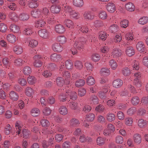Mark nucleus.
<instances>
[{"mask_svg": "<svg viewBox=\"0 0 148 148\" xmlns=\"http://www.w3.org/2000/svg\"><path fill=\"white\" fill-rule=\"evenodd\" d=\"M65 86L64 89L66 91V94L62 93L60 94L58 96V99L60 102H64L68 101V98L69 97L71 99L73 100H75L77 98V93L74 91H72L71 90H69Z\"/></svg>", "mask_w": 148, "mask_h": 148, "instance_id": "nucleus-1", "label": "nucleus"}, {"mask_svg": "<svg viewBox=\"0 0 148 148\" xmlns=\"http://www.w3.org/2000/svg\"><path fill=\"white\" fill-rule=\"evenodd\" d=\"M84 38H82L79 41H75V42L73 47L72 48L70 51L71 53L74 55L77 54L79 51L82 49L83 47V45L86 42L85 40L84 41Z\"/></svg>", "mask_w": 148, "mask_h": 148, "instance_id": "nucleus-2", "label": "nucleus"}, {"mask_svg": "<svg viewBox=\"0 0 148 148\" xmlns=\"http://www.w3.org/2000/svg\"><path fill=\"white\" fill-rule=\"evenodd\" d=\"M47 57L46 56H44L40 55H36L34 57V59L35 60L34 63V66L36 67H40L42 64V62L39 60H44L45 59H47Z\"/></svg>", "mask_w": 148, "mask_h": 148, "instance_id": "nucleus-3", "label": "nucleus"}, {"mask_svg": "<svg viewBox=\"0 0 148 148\" xmlns=\"http://www.w3.org/2000/svg\"><path fill=\"white\" fill-rule=\"evenodd\" d=\"M62 9L66 13H69L70 14L73 10L71 8L67 5L66 1H62L61 4Z\"/></svg>", "mask_w": 148, "mask_h": 148, "instance_id": "nucleus-4", "label": "nucleus"}, {"mask_svg": "<svg viewBox=\"0 0 148 148\" xmlns=\"http://www.w3.org/2000/svg\"><path fill=\"white\" fill-rule=\"evenodd\" d=\"M112 56L114 58L119 57L122 54V51L120 49L115 48L113 49L111 52Z\"/></svg>", "mask_w": 148, "mask_h": 148, "instance_id": "nucleus-5", "label": "nucleus"}, {"mask_svg": "<svg viewBox=\"0 0 148 148\" xmlns=\"http://www.w3.org/2000/svg\"><path fill=\"white\" fill-rule=\"evenodd\" d=\"M38 34L40 37L45 39L47 38L49 36V32L47 30L45 29L39 30Z\"/></svg>", "mask_w": 148, "mask_h": 148, "instance_id": "nucleus-6", "label": "nucleus"}, {"mask_svg": "<svg viewBox=\"0 0 148 148\" xmlns=\"http://www.w3.org/2000/svg\"><path fill=\"white\" fill-rule=\"evenodd\" d=\"M55 30L56 33L59 34H63L65 31L64 27L62 25L58 24L55 26Z\"/></svg>", "mask_w": 148, "mask_h": 148, "instance_id": "nucleus-7", "label": "nucleus"}, {"mask_svg": "<svg viewBox=\"0 0 148 148\" xmlns=\"http://www.w3.org/2000/svg\"><path fill=\"white\" fill-rule=\"evenodd\" d=\"M137 49L140 52H142L145 51V47L143 42L140 41L137 43L136 45Z\"/></svg>", "mask_w": 148, "mask_h": 148, "instance_id": "nucleus-8", "label": "nucleus"}, {"mask_svg": "<svg viewBox=\"0 0 148 148\" xmlns=\"http://www.w3.org/2000/svg\"><path fill=\"white\" fill-rule=\"evenodd\" d=\"M62 75L63 77L65 79V82H66L67 84H69L70 81V74L69 72L68 71H64L63 72H60Z\"/></svg>", "mask_w": 148, "mask_h": 148, "instance_id": "nucleus-9", "label": "nucleus"}, {"mask_svg": "<svg viewBox=\"0 0 148 148\" xmlns=\"http://www.w3.org/2000/svg\"><path fill=\"white\" fill-rule=\"evenodd\" d=\"M29 18L28 14L26 12H22L19 14V20L22 21L28 20Z\"/></svg>", "mask_w": 148, "mask_h": 148, "instance_id": "nucleus-10", "label": "nucleus"}, {"mask_svg": "<svg viewBox=\"0 0 148 148\" xmlns=\"http://www.w3.org/2000/svg\"><path fill=\"white\" fill-rule=\"evenodd\" d=\"M31 14L34 18H39L41 16V11L40 10L38 9H34L31 11Z\"/></svg>", "mask_w": 148, "mask_h": 148, "instance_id": "nucleus-11", "label": "nucleus"}, {"mask_svg": "<svg viewBox=\"0 0 148 148\" xmlns=\"http://www.w3.org/2000/svg\"><path fill=\"white\" fill-rule=\"evenodd\" d=\"M107 10L110 12H114L116 10L115 6L114 4L112 3H109L106 5Z\"/></svg>", "mask_w": 148, "mask_h": 148, "instance_id": "nucleus-12", "label": "nucleus"}, {"mask_svg": "<svg viewBox=\"0 0 148 148\" xmlns=\"http://www.w3.org/2000/svg\"><path fill=\"white\" fill-rule=\"evenodd\" d=\"M56 82L57 85L59 86H65V85H67V82H65V81L64 80V79L61 77H57L56 80Z\"/></svg>", "mask_w": 148, "mask_h": 148, "instance_id": "nucleus-13", "label": "nucleus"}, {"mask_svg": "<svg viewBox=\"0 0 148 148\" xmlns=\"http://www.w3.org/2000/svg\"><path fill=\"white\" fill-rule=\"evenodd\" d=\"M123 82L121 79H118L114 80L112 83L113 86L116 88L120 87L123 84Z\"/></svg>", "mask_w": 148, "mask_h": 148, "instance_id": "nucleus-14", "label": "nucleus"}, {"mask_svg": "<svg viewBox=\"0 0 148 148\" xmlns=\"http://www.w3.org/2000/svg\"><path fill=\"white\" fill-rule=\"evenodd\" d=\"M100 73L101 76L106 77L110 74V71L108 68H103L101 69Z\"/></svg>", "mask_w": 148, "mask_h": 148, "instance_id": "nucleus-15", "label": "nucleus"}, {"mask_svg": "<svg viewBox=\"0 0 148 148\" xmlns=\"http://www.w3.org/2000/svg\"><path fill=\"white\" fill-rule=\"evenodd\" d=\"M126 9L128 11L132 12L134 11L135 7L134 4L130 2H129L125 5Z\"/></svg>", "mask_w": 148, "mask_h": 148, "instance_id": "nucleus-16", "label": "nucleus"}, {"mask_svg": "<svg viewBox=\"0 0 148 148\" xmlns=\"http://www.w3.org/2000/svg\"><path fill=\"white\" fill-rule=\"evenodd\" d=\"M52 48L54 51L58 52L61 51L63 49V47L60 44L55 43L52 46Z\"/></svg>", "mask_w": 148, "mask_h": 148, "instance_id": "nucleus-17", "label": "nucleus"}, {"mask_svg": "<svg viewBox=\"0 0 148 148\" xmlns=\"http://www.w3.org/2000/svg\"><path fill=\"white\" fill-rule=\"evenodd\" d=\"M84 18L86 20H92L94 18V15L91 12L87 11L85 12L83 14Z\"/></svg>", "mask_w": 148, "mask_h": 148, "instance_id": "nucleus-18", "label": "nucleus"}, {"mask_svg": "<svg viewBox=\"0 0 148 148\" xmlns=\"http://www.w3.org/2000/svg\"><path fill=\"white\" fill-rule=\"evenodd\" d=\"M50 58L51 61L57 62L61 59V57L60 55L53 53L50 56Z\"/></svg>", "mask_w": 148, "mask_h": 148, "instance_id": "nucleus-19", "label": "nucleus"}, {"mask_svg": "<svg viewBox=\"0 0 148 148\" xmlns=\"http://www.w3.org/2000/svg\"><path fill=\"white\" fill-rule=\"evenodd\" d=\"M61 7L60 5H52L51 8V12L53 13H57L60 10Z\"/></svg>", "mask_w": 148, "mask_h": 148, "instance_id": "nucleus-20", "label": "nucleus"}, {"mask_svg": "<svg viewBox=\"0 0 148 148\" xmlns=\"http://www.w3.org/2000/svg\"><path fill=\"white\" fill-rule=\"evenodd\" d=\"M64 24L69 28L72 29L74 28L73 23L69 19H67L65 20L64 22Z\"/></svg>", "mask_w": 148, "mask_h": 148, "instance_id": "nucleus-21", "label": "nucleus"}, {"mask_svg": "<svg viewBox=\"0 0 148 148\" xmlns=\"http://www.w3.org/2000/svg\"><path fill=\"white\" fill-rule=\"evenodd\" d=\"M23 125L22 122L19 121H17L15 123V127L16 128L17 130L18 129L17 132L18 136H20L21 134H20V132L21 129Z\"/></svg>", "mask_w": 148, "mask_h": 148, "instance_id": "nucleus-22", "label": "nucleus"}, {"mask_svg": "<svg viewBox=\"0 0 148 148\" xmlns=\"http://www.w3.org/2000/svg\"><path fill=\"white\" fill-rule=\"evenodd\" d=\"M73 3L75 6L80 8L84 5L83 0H73Z\"/></svg>", "mask_w": 148, "mask_h": 148, "instance_id": "nucleus-23", "label": "nucleus"}, {"mask_svg": "<svg viewBox=\"0 0 148 148\" xmlns=\"http://www.w3.org/2000/svg\"><path fill=\"white\" fill-rule=\"evenodd\" d=\"M9 16L11 19L14 21H17L19 20V15H17L14 12L10 13Z\"/></svg>", "mask_w": 148, "mask_h": 148, "instance_id": "nucleus-24", "label": "nucleus"}, {"mask_svg": "<svg viewBox=\"0 0 148 148\" xmlns=\"http://www.w3.org/2000/svg\"><path fill=\"white\" fill-rule=\"evenodd\" d=\"M46 24L45 21L43 20H40L37 21L36 22L35 26L37 28H40L43 27Z\"/></svg>", "mask_w": 148, "mask_h": 148, "instance_id": "nucleus-25", "label": "nucleus"}, {"mask_svg": "<svg viewBox=\"0 0 148 148\" xmlns=\"http://www.w3.org/2000/svg\"><path fill=\"white\" fill-rule=\"evenodd\" d=\"M14 51L17 54H21L23 52L22 47L20 46L16 45L14 47Z\"/></svg>", "mask_w": 148, "mask_h": 148, "instance_id": "nucleus-26", "label": "nucleus"}, {"mask_svg": "<svg viewBox=\"0 0 148 148\" xmlns=\"http://www.w3.org/2000/svg\"><path fill=\"white\" fill-rule=\"evenodd\" d=\"M10 28L11 31L14 33H18L20 31L19 26L14 24H11L10 25Z\"/></svg>", "mask_w": 148, "mask_h": 148, "instance_id": "nucleus-27", "label": "nucleus"}, {"mask_svg": "<svg viewBox=\"0 0 148 148\" xmlns=\"http://www.w3.org/2000/svg\"><path fill=\"white\" fill-rule=\"evenodd\" d=\"M126 53L127 55L129 56H131L135 54V51L133 47H127L126 49Z\"/></svg>", "mask_w": 148, "mask_h": 148, "instance_id": "nucleus-28", "label": "nucleus"}, {"mask_svg": "<svg viewBox=\"0 0 148 148\" xmlns=\"http://www.w3.org/2000/svg\"><path fill=\"white\" fill-rule=\"evenodd\" d=\"M106 118L108 121L111 122L115 120L116 117L114 114L109 112L107 114Z\"/></svg>", "mask_w": 148, "mask_h": 148, "instance_id": "nucleus-29", "label": "nucleus"}, {"mask_svg": "<svg viewBox=\"0 0 148 148\" xmlns=\"http://www.w3.org/2000/svg\"><path fill=\"white\" fill-rule=\"evenodd\" d=\"M7 39L9 42L12 43H13L16 41V38L13 34H10L7 36Z\"/></svg>", "mask_w": 148, "mask_h": 148, "instance_id": "nucleus-30", "label": "nucleus"}, {"mask_svg": "<svg viewBox=\"0 0 148 148\" xmlns=\"http://www.w3.org/2000/svg\"><path fill=\"white\" fill-rule=\"evenodd\" d=\"M77 28L78 29L79 33L82 32V33H85L88 32V30L87 27L86 26H82L80 25H77Z\"/></svg>", "mask_w": 148, "mask_h": 148, "instance_id": "nucleus-31", "label": "nucleus"}, {"mask_svg": "<svg viewBox=\"0 0 148 148\" xmlns=\"http://www.w3.org/2000/svg\"><path fill=\"white\" fill-rule=\"evenodd\" d=\"M133 138L134 141L138 144H140L141 141V137L138 134H134Z\"/></svg>", "mask_w": 148, "mask_h": 148, "instance_id": "nucleus-32", "label": "nucleus"}, {"mask_svg": "<svg viewBox=\"0 0 148 148\" xmlns=\"http://www.w3.org/2000/svg\"><path fill=\"white\" fill-rule=\"evenodd\" d=\"M31 113L32 116H36L40 114V111L38 108H34L31 110Z\"/></svg>", "mask_w": 148, "mask_h": 148, "instance_id": "nucleus-33", "label": "nucleus"}, {"mask_svg": "<svg viewBox=\"0 0 148 148\" xmlns=\"http://www.w3.org/2000/svg\"><path fill=\"white\" fill-rule=\"evenodd\" d=\"M10 98L12 100L16 101L18 98V95L14 91H11L9 94Z\"/></svg>", "mask_w": 148, "mask_h": 148, "instance_id": "nucleus-34", "label": "nucleus"}, {"mask_svg": "<svg viewBox=\"0 0 148 148\" xmlns=\"http://www.w3.org/2000/svg\"><path fill=\"white\" fill-rule=\"evenodd\" d=\"M59 113L61 114L65 115L67 114L68 110L66 107L62 106L60 107L59 109Z\"/></svg>", "mask_w": 148, "mask_h": 148, "instance_id": "nucleus-35", "label": "nucleus"}, {"mask_svg": "<svg viewBox=\"0 0 148 148\" xmlns=\"http://www.w3.org/2000/svg\"><path fill=\"white\" fill-rule=\"evenodd\" d=\"M79 122L78 120L75 118L71 119L70 121V125L72 126L75 127L79 124Z\"/></svg>", "mask_w": 148, "mask_h": 148, "instance_id": "nucleus-36", "label": "nucleus"}, {"mask_svg": "<svg viewBox=\"0 0 148 148\" xmlns=\"http://www.w3.org/2000/svg\"><path fill=\"white\" fill-rule=\"evenodd\" d=\"M33 32L32 28L31 27H28L24 29L23 33L27 35H30Z\"/></svg>", "mask_w": 148, "mask_h": 148, "instance_id": "nucleus-37", "label": "nucleus"}, {"mask_svg": "<svg viewBox=\"0 0 148 148\" xmlns=\"http://www.w3.org/2000/svg\"><path fill=\"white\" fill-rule=\"evenodd\" d=\"M138 22L139 24L144 25L148 22V17H143L139 19Z\"/></svg>", "mask_w": 148, "mask_h": 148, "instance_id": "nucleus-38", "label": "nucleus"}, {"mask_svg": "<svg viewBox=\"0 0 148 148\" xmlns=\"http://www.w3.org/2000/svg\"><path fill=\"white\" fill-rule=\"evenodd\" d=\"M24 74L26 75H28L32 72V70L30 67L28 66H25L22 70Z\"/></svg>", "mask_w": 148, "mask_h": 148, "instance_id": "nucleus-39", "label": "nucleus"}, {"mask_svg": "<svg viewBox=\"0 0 148 148\" xmlns=\"http://www.w3.org/2000/svg\"><path fill=\"white\" fill-rule=\"evenodd\" d=\"M95 116L93 113H89L86 115V119L88 121L92 122L95 118Z\"/></svg>", "mask_w": 148, "mask_h": 148, "instance_id": "nucleus-40", "label": "nucleus"}, {"mask_svg": "<svg viewBox=\"0 0 148 148\" xmlns=\"http://www.w3.org/2000/svg\"><path fill=\"white\" fill-rule=\"evenodd\" d=\"M147 123V121L144 120L142 119H140L138 121V125L140 127L143 128L145 126Z\"/></svg>", "mask_w": 148, "mask_h": 148, "instance_id": "nucleus-41", "label": "nucleus"}, {"mask_svg": "<svg viewBox=\"0 0 148 148\" xmlns=\"http://www.w3.org/2000/svg\"><path fill=\"white\" fill-rule=\"evenodd\" d=\"M71 17L75 19H77L79 18L80 15L79 13L73 10L70 14Z\"/></svg>", "mask_w": 148, "mask_h": 148, "instance_id": "nucleus-42", "label": "nucleus"}, {"mask_svg": "<svg viewBox=\"0 0 148 148\" xmlns=\"http://www.w3.org/2000/svg\"><path fill=\"white\" fill-rule=\"evenodd\" d=\"M122 73L124 76H127L130 74L131 72L128 67H125L122 70Z\"/></svg>", "mask_w": 148, "mask_h": 148, "instance_id": "nucleus-43", "label": "nucleus"}, {"mask_svg": "<svg viewBox=\"0 0 148 148\" xmlns=\"http://www.w3.org/2000/svg\"><path fill=\"white\" fill-rule=\"evenodd\" d=\"M29 46L32 48L36 47L38 44V42L36 40L31 39L29 41Z\"/></svg>", "mask_w": 148, "mask_h": 148, "instance_id": "nucleus-44", "label": "nucleus"}, {"mask_svg": "<svg viewBox=\"0 0 148 148\" xmlns=\"http://www.w3.org/2000/svg\"><path fill=\"white\" fill-rule=\"evenodd\" d=\"M109 65L111 68L113 70L115 69L118 66L116 62L113 59L111 60L109 62Z\"/></svg>", "mask_w": 148, "mask_h": 148, "instance_id": "nucleus-45", "label": "nucleus"}, {"mask_svg": "<svg viewBox=\"0 0 148 148\" xmlns=\"http://www.w3.org/2000/svg\"><path fill=\"white\" fill-rule=\"evenodd\" d=\"M27 81L29 84H33L36 82L37 80L34 76H29L27 78Z\"/></svg>", "mask_w": 148, "mask_h": 148, "instance_id": "nucleus-46", "label": "nucleus"}, {"mask_svg": "<svg viewBox=\"0 0 148 148\" xmlns=\"http://www.w3.org/2000/svg\"><path fill=\"white\" fill-rule=\"evenodd\" d=\"M41 14H42L44 15L42 16V18H44V17H45V16H47L50 14L49 10L47 8H44L42 10H41Z\"/></svg>", "mask_w": 148, "mask_h": 148, "instance_id": "nucleus-47", "label": "nucleus"}, {"mask_svg": "<svg viewBox=\"0 0 148 148\" xmlns=\"http://www.w3.org/2000/svg\"><path fill=\"white\" fill-rule=\"evenodd\" d=\"M85 84V81L83 79H80L77 81L75 83V86L77 87L83 86Z\"/></svg>", "mask_w": 148, "mask_h": 148, "instance_id": "nucleus-48", "label": "nucleus"}, {"mask_svg": "<svg viewBox=\"0 0 148 148\" xmlns=\"http://www.w3.org/2000/svg\"><path fill=\"white\" fill-rule=\"evenodd\" d=\"M79 139L80 141L82 143L86 141L89 142L92 140L91 138L88 137H85L84 134H82L81 135Z\"/></svg>", "mask_w": 148, "mask_h": 148, "instance_id": "nucleus-49", "label": "nucleus"}, {"mask_svg": "<svg viewBox=\"0 0 148 148\" xmlns=\"http://www.w3.org/2000/svg\"><path fill=\"white\" fill-rule=\"evenodd\" d=\"M99 16L102 19H105L106 18L107 15L106 12L105 11L101 10L99 12Z\"/></svg>", "mask_w": 148, "mask_h": 148, "instance_id": "nucleus-50", "label": "nucleus"}, {"mask_svg": "<svg viewBox=\"0 0 148 148\" xmlns=\"http://www.w3.org/2000/svg\"><path fill=\"white\" fill-rule=\"evenodd\" d=\"M86 82L88 85H91L94 84L95 80L92 76H89L87 78Z\"/></svg>", "mask_w": 148, "mask_h": 148, "instance_id": "nucleus-51", "label": "nucleus"}, {"mask_svg": "<svg viewBox=\"0 0 148 148\" xmlns=\"http://www.w3.org/2000/svg\"><path fill=\"white\" fill-rule=\"evenodd\" d=\"M131 63H132L133 70H138L139 69V63L136 60L131 61Z\"/></svg>", "mask_w": 148, "mask_h": 148, "instance_id": "nucleus-52", "label": "nucleus"}, {"mask_svg": "<svg viewBox=\"0 0 148 148\" xmlns=\"http://www.w3.org/2000/svg\"><path fill=\"white\" fill-rule=\"evenodd\" d=\"M34 92V90L30 87H27L25 89L26 95L28 96H31Z\"/></svg>", "mask_w": 148, "mask_h": 148, "instance_id": "nucleus-53", "label": "nucleus"}, {"mask_svg": "<svg viewBox=\"0 0 148 148\" xmlns=\"http://www.w3.org/2000/svg\"><path fill=\"white\" fill-rule=\"evenodd\" d=\"M75 68L78 69H81L83 67V64L82 62L79 60H77L75 62Z\"/></svg>", "mask_w": 148, "mask_h": 148, "instance_id": "nucleus-54", "label": "nucleus"}, {"mask_svg": "<svg viewBox=\"0 0 148 148\" xmlns=\"http://www.w3.org/2000/svg\"><path fill=\"white\" fill-rule=\"evenodd\" d=\"M100 58V55L97 53L93 54L91 57L92 60L94 62H97L99 61Z\"/></svg>", "mask_w": 148, "mask_h": 148, "instance_id": "nucleus-55", "label": "nucleus"}, {"mask_svg": "<svg viewBox=\"0 0 148 148\" xmlns=\"http://www.w3.org/2000/svg\"><path fill=\"white\" fill-rule=\"evenodd\" d=\"M42 126L43 127H46L49 126L50 123L47 120L45 119H42L40 121Z\"/></svg>", "mask_w": 148, "mask_h": 148, "instance_id": "nucleus-56", "label": "nucleus"}, {"mask_svg": "<svg viewBox=\"0 0 148 148\" xmlns=\"http://www.w3.org/2000/svg\"><path fill=\"white\" fill-rule=\"evenodd\" d=\"M140 101V99L137 96L133 97L131 99V102L134 105L137 104Z\"/></svg>", "mask_w": 148, "mask_h": 148, "instance_id": "nucleus-57", "label": "nucleus"}, {"mask_svg": "<svg viewBox=\"0 0 148 148\" xmlns=\"http://www.w3.org/2000/svg\"><path fill=\"white\" fill-rule=\"evenodd\" d=\"M25 61L20 58H18L14 60V63L15 65L19 66L23 64Z\"/></svg>", "mask_w": 148, "mask_h": 148, "instance_id": "nucleus-58", "label": "nucleus"}, {"mask_svg": "<svg viewBox=\"0 0 148 148\" xmlns=\"http://www.w3.org/2000/svg\"><path fill=\"white\" fill-rule=\"evenodd\" d=\"M57 41L61 44H64L66 42V38L64 36H59L57 37Z\"/></svg>", "mask_w": 148, "mask_h": 148, "instance_id": "nucleus-59", "label": "nucleus"}, {"mask_svg": "<svg viewBox=\"0 0 148 148\" xmlns=\"http://www.w3.org/2000/svg\"><path fill=\"white\" fill-rule=\"evenodd\" d=\"M69 106V107L73 110H75L77 108V102L74 101L70 102Z\"/></svg>", "mask_w": 148, "mask_h": 148, "instance_id": "nucleus-60", "label": "nucleus"}, {"mask_svg": "<svg viewBox=\"0 0 148 148\" xmlns=\"http://www.w3.org/2000/svg\"><path fill=\"white\" fill-rule=\"evenodd\" d=\"M65 66L68 69H71L73 67V64L71 60H67L65 62Z\"/></svg>", "mask_w": 148, "mask_h": 148, "instance_id": "nucleus-61", "label": "nucleus"}, {"mask_svg": "<svg viewBox=\"0 0 148 148\" xmlns=\"http://www.w3.org/2000/svg\"><path fill=\"white\" fill-rule=\"evenodd\" d=\"M109 29L112 33L117 32L118 29V27L117 25H116L114 24L109 28Z\"/></svg>", "mask_w": 148, "mask_h": 148, "instance_id": "nucleus-62", "label": "nucleus"}, {"mask_svg": "<svg viewBox=\"0 0 148 148\" xmlns=\"http://www.w3.org/2000/svg\"><path fill=\"white\" fill-rule=\"evenodd\" d=\"M120 24L121 27L126 28L128 25V21L126 19L122 20L121 21Z\"/></svg>", "mask_w": 148, "mask_h": 148, "instance_id": "nucleus-63", "label": "nucleus"}, {"mask_svg": "<svg viewBox=\"0 0 148 148\" xmlns=\"http://www.w3.org/2000/svg\"><path fill=\"white\" fill-rule=\"evenodd\" d=\"M51 111V110L49 108L46 107L43 110V113L45 115L48 116L50 114Z\"/></svg>", "mask_w": 148, "mask_h": 148, "instance_id": "nucleus-64", "label": "nucleus"}]
</instances>
